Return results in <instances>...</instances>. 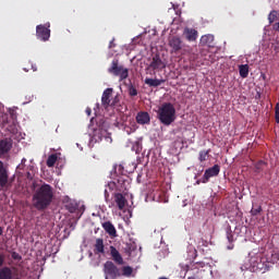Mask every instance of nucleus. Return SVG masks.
I'll return each instance as SVG.
<instances>
[{"label": "nucleus", "mask_w": 279, "mask_h": 279, "mask_svg": "<svg viewBox=\"0 0 279 279\" xmlns=\"http://www.w3.org/2000/svg\"><path fill=\"white\" fill-rule=\"evenodd\" d=\"M53 202V187L44 183L40 187L36 189L33 194V206L36 210H47Z\"/></svg>", "instance_id": "obj_1"}, {"label": "nucleus", "mask_w": 279, "mask_h": 279, "mask_svg": "<svg viewBox=\"0 0 279 279\" xmlns=\"http://www.w3.org/2000/svg\"><path fill=\"white\" fill-rule=\"evenodd\" d=\"M157 117L163 125H171L175 121V107L171 102H165L157 111Z\"/></svg>", "instance_id": "obj_2"}, {"label": "nucleus", "mask_w": 279, "mask_h": 279, "mask_svg": "<svg viewBox=\"0 0 279 279\" xmlns=\"http://www.w3.org/2000/svg\"><path fill=\"white\" fill-rule=\"evenodd\" d=\"M108 73L114 75L116 77H120V82L123 80H128L130 77V70L119 64L117 59H113L111 65L108 68Z\"/></svg>", "instance_id": "obj_3"}, {"label": "nucleus", "mask_w": 279, "mask_h": 279, "mask_svg": "<svg viewBox=\"0 0 279 279\" xmlns=\"http://www.w3.org/2000/svg\"><path fill=\"white\" fill-rule=\"evenodd\" d=\"M105 279H118L121 278V268L108 260L104 264Z\"/></svg>", "instance_id": "obj_4"}, {"label": "nucleus", "mask_w": 279, "mask_h": 279, "mask_svg": "<svg viewBox=\"0 0 279 279\" xmlns=\"http://www.w3.org/2000/svg\"><path fill=\"white\" fill-rule=\"evenodd\" d=\"M51 27L50 23H46V24H39L36 26V36L38 38V40H41L43 43H47V40H49V38H51V29H49Z\"/></svg>", "instance_id": "obj_5"}, {"label": "nucleus", "mask_w": 279, "mask_h": 279, "mask_svg": "<svg viewBox=\"0 0 279 279\" xmlns=\"http://www.w3.org/2000/svg\"><path fill=\"white\" fill-rule=\"evenodd\" d=\"M168 45L171 48V53H178L182 51V47H183L182 39L178 36L170 37Z\"/></svg>", "instance_id": "obj_6"}, {"label": "nucleus", "mask_w": 279, "mask_h": 279, "mask_svg": "<svg viewBox=\"0 0 279 279\" xmlns=\"http://www.w3.org/2000/svg\"><path fill=\"white\" fill-rule=\"evenodd\" d=\"M148 66L153 71H162L167 65L162 62V59H160V54H155Z\"/></svg>", "instance_id": "obj_7"}, {"label": "nucleus", "mask_w": 279, "mask_h": 279, "mask_svg": "<svg viewBox=\"0 0 279 279\" xmlns=\"http://www.w3.org/2000/svg\"><path fill=\"white\" fill-rule=\"evenodd\" d=\"M109 252H110V256H111L112 260L116 263V265H124L125 262L123 260V256H121V253H119V250H117V247L111 245L109 247Z\"/></svg>", "instance_id": "obj_8"}, {"label": "nucleus", "mask_w": 279, "mask_h": 279, "mask_svg": "<svg viewBox=\"0 0 279 279\" xmlns=\"http://www.w3.org/2000/svg\"><path fill=\"white\" fill-rule=\"evenodd\" d=\"M136 122L140 125H149V123H151V118L147 111H141L136 116Z\"/></svg>", "instance_id": "obj_9"}, {"label": "nucleus", "mask_w": 279, "mask_h": 279, "mask_svg": "<svg viewBox=\"0 0 279 279\" xmlns=\"http://www.w3.org/2000/svg\"><path fill=\"white\" fill-rule=\"evenodd\" d=\"M112 93H113L112 88H107L104 90L102 97H101V105L104 106V108H110V104L112 101V99L110 98L112 97Z\"/></svg>", "instance_id": "obj_10"}, {"label": "nucleus", "mask_w": 279, "mask_h": 279, "mask_svg": "<svg viewBox=\"0 0 279 279\" xmlns=\"http://www.w3.org/2000/svg\"><path fill=\"white\" fill-rule=\"evenodd\" d=\"M8 170L3 167V161L0 160V186L4 189L8 185Z\"/></svg>", "instance_id": "obj_11"}, {"label": "nucleus", "mask_w": 279, "mask_h": 279, "mask_svg": "<svg viewBox=\"0 0 279 279\" xmlns=\"http://www.w3.org/2000/svg\"><path fill=\"white\" fill-rule=\"evenodd\" d=\"M0 279H21L12 275V268L4 266L0 269Z\"/></svg>", "instance_id": "obj_12"}, {"label": "nucleus", "mask_w": 279, "mask_h": 279, "mask_svg": "<svg viewBox=\"0 0 279 279\" xmlns=\"http://www.w3.org/2000/svg\"><path fill=\"white\" fill-rule=\"evenodd\" d=\"M102 228L109 236H117V229L114 228V225H112V222L110 221L104 222Z\"/></svg>", "instance_id": "obj_13"}, {"label": "nucleus", "mask_w": 279, "mask_h": 279, "mask_svg": "<svg viewBox=\"0 0 279 279\" xmlns=\"http://www.w3.org/2000/svg\"><path fill=\"white\" fill-rule=\"evenodd\" d=\"M114 202H116L119 210H123V208H125V204L128 201L125 199V196H123V194L117 193V194H114Z\"/></svg>", "instance_id": "obj_14"}, {"label": "nucleus", "mask_w": 279, "mask_h": 279, "mask_svg": "<svg viewBox=\"0 0 279 279\" xmlns=\"http://www.w3.org/2000/svg\"><path fill=\"white\" fill-rule=\"evenodd\" d=\"M184 34H185L186 40H189L190 43L197 40V31L196 29L186 28L184 31Z\"/></svg>", "instance_id": "obj_15"}, {"label": "nucleus", "mask_w": 279, "mask_h": 279, "mask_svg": "<svg viewBox=\"0 0 279 279\" xmlns=\"http://www.w3.org/2000/svg\"><path fill=\"white\" fill-rule=\"evenodd\" d=\"M144 82L145 84H147V86H150L153 88H158V86H160L161 84H165V80L149 78V77H146Z\"/></svg>", "instance_id": "obj_16"}, {"label": "nucleus", "mask_w": 279, "mask_h": 279, "mask_svg": "<svg viewBox=\"0 0 279 279\" xmlns=\"http://www.w3.org/2000/svg\"><path fill=\"white\" fill-rule=\"evenodd\" d=\"M94 247L95 254H106L104 239H97Z\"/></svg>", "instance_id": "obj_17"}, {"label": "nucleus", "mask_w": 279, "mask_h": 279, "mask_svg": "<svg viewBox=\"0 0 279 279\" xmlns=\"http://www.w3.org/2000/svg\"><path fill=\"white\" fill-rule=\"evenodd\" d=\"M12 148V145L10 142L2 140L0 141V156H3V154H8V151Z\"/></svg>", "instance_id": "obj_18"}, {"label": "nucleus", "mask_w": 279, "mask_h": 279, "mask_svg": "<svg viewBox=\"0 0 279 279\" xmlns=\"http://www.w3.org/2000/svg\"><path fill=\"white\" fill-rule=\"evenodd\" d=\"M120 270L121 276H124L125 278H130V276L134 274V268H132L131 266H123L122 268H120Z\"/></svg>", "instance_id": "obj_19"}, {"label": "nucleus", "mask_w": 279, "mask_h": 279, "mask_svg": "<svg viewBox=\"0 0 279 279\" xmlns=\"http://www.w3.org/2000/svg\"><path fill=\"white\" fill-rule=\"evenodd\" d=\"M239 73H240L241 77H243V78L247 77V75H250V65H247V64L240 65Z\"/></svg>", "instance_id": "obj_20"}, {"label": "nucleus", "mask_w": 279, "mask_h": 279, "mask_svg": "<svg viewBox=\"0 0 279 279\" xmlns=\"http://www.w3.org/2000/svg\"><path fill=\"white\" fill-rule=\"evenodd\" d=\"M56 162H58V155L52 154L48 157L46 165L47 167H56Z\"/></svg>", "instance_id": "obj_21"}, {"label": "nucleus", "mask_w": 279, "mask_h": 279, "mask_svg": "<svg viewBox=\"0 0 279 279\" xmlns=\"http://www.w3.org/2000/svg\"><path fill=\"white\" fill-rule=\"evenodd\" d=\"M187 258L189 260H195V258H197V250H195V247L193 246L189 247Z\"/></svg>", "instance_id": "obj_22"}, {"label": "nucleus", "mask_w": 279, "mask_h": 279, "mask_svg": "<svg viewBox=\"0 0 279 279\" xmlns=\"http://www.w3.org/2000/svg\"><path fill=\"white\" fill-rule=\"evenodd\" d=\"M116 182L119 186H121V189H125V184H128V180L125 179L124 175L118 177L116 179Z\"/></svg>", "instance_id": "obj_23"}, {"label": "nucleus", "mask_w": 279, "mask_h": 279, "mask_svg": "<svg viewBox=\"0 0 279 279\" xmlns=\"http://www.w3.org/2000/svg\"><path fill=\"white\" fill-rule=\"evenodd\" d=\"M219 171H221V168L219 165H215L210 168V177L214 178L215 175H219Z\"/></svg>", "instance_id": "obj_24"}, {"label": "nucleus", "mask_w": 279, "mask_h": 279, "mask_svg": "<svg viewBox=\"0 0 279 279\" xmlns=\"http://www.w3.org/2000/svg\"><path fill=\"white\" fill-rule=\"evenodd\" d=\"M260 213H263V207L262 206L253 207L251 209V215L253 217H256L257 215H260Z\"/></svg>", "instance_id": "obj_25"}, {"label": "nucleus", "mask_w": 279, "mask_h": 279, "mask_svg": "<svg viewBox=\"0 0 279 279\" xmlns=\"http://www.w3.org/2000/svg\"><path fill=\"white\" fill-rule=\"evenodd\" d=\"M278 19V12L277 11H271L268 15V21L269 23H274Z\"/></svg>", "instance_id": "obj_26"}, {"label": "nucleus", "mask_w": 279, "mask_h": 279, "mask_svg": "<svg viewBox=\"0 0 279 279\" xmlns=\"http://www.w3.org/2000/svg\"><path fill=\"white\" fill-rule=\"evenodd\" d=\"M129 95L131 97H136V95H138V90L136 89V87H134V85H131L129 87Z\"/></svg>", "instance_id": "obj_27"}, {"label": "nucleus", "mask_w": 279, "mask_h": 279, "mask_svg": "<svg viewBox=\"0 0 279 279\" xmlns=\"http://www.w3.org/2000/svg\"><path fill=\"white\" fill-rule=\"evenodd\" d=\"M199 160L204 162V160H208V150H203L199 153Z\"/></svg>", "instance_id": "obj_28"}, {"label": "nucleus", "mask_w": 279, "mask_h": 279, "mask_svg": "<svg viewBox=\"0 0 279 279\" xmlns=\"http://www.w3.org/2000/svg\"><path fill=\"white\" fill-rule=\"evenodd\" d=\"M263 165H265V161L259 160L257 163H255V171L257 173H260V171H263Z\"/></svg>", "instance_id": "obj_29"}, {"label": "nucleus", "mask_w": 279, "mask_h": 279, "mask_svg": "<svg viewBox=\"0 0 279 279\" xmlns=\"http://www.w3.org/2000/svg\"><path fill=\"white\" fill-rule=\"evenodd\" d=\"M275 121L276 123H279V102L275 106Z\"/></svg>", "instance_id": "obj_30"}, {"label": "nucleus", "mask_w": 279, "mask_h": 279, "mask_svg": "<svg viewBox=\"0 0 279 279\" xmlns=\"http://www.w3.org/2000/svg\"><path fill=\"white\" fill-rule=\"evenodd\" d=\"M9 114L13 121H16V108L9 109Z\"/></svg>", "instance_id": "obj_31"}, {"label": "nucleus", "mask_w": 279, "mask_h": 279, "mask_svg": "<svg viewBox=\"0 0 279 279\" xmlns=\"http://www.w3.org/2000/svg\"><path fill=\"white\" fill-rule=\"evenodd\" d=\"M208 180H210V168H208L206 171H205V174L203 177V182L206 183L208 182Z\"/></svg>", "instance_id": "obj_32"}, {"label": "nucleus", "mask_w": 279, "mask_h": 279, "mask_svg": "<svg viewBox=\"0 0 279 279\" xmlns=\"http://www.w3.org/2000/svg\"><path fill=\"white\" fill-rule=\"evenodd\" d=\"M11 258H13V260H22L23 257L21 256V254L13 252L11 253Z\"/></svg>", "instance_id": "obj_33"}, {"label": "nucleus", "mask_w": 279, "mask_h": 279, "mask_svg": "<svg viewBox=\"0 0 279 279\" xmlns=\"http://www.w3.org/2000/svg\"><path fill=\"white\" fill-rule=\"evenodd\" d=\"M227 239L229 243H232L234 241V235L232 234V231L230 229L227 231Z\"/></svg>", "instance_id": "obj_34"}, {"label": "nucleus", "mask_w": 279, "mask_h": 279, "mask_svg": "<svg viewBox=\"0 0 279 279\" xmlns=\"http://www.w3.org/2000/svg\"><path fill=\"white\" fill-rule=\"evenodd\" d=\"M3 265H5V255L0 253V269H3Z\"/></svg>", "instance_id": "obj_35"}, {"label": "nucleus", "mask_w": 279, "mask_h": 279, "mask_svg": "<svg viewBox=\"0 0 279 279\" xmlns=\"http://www.w3.org/2000/svg\"><path fill=\"white\" fill-rule=\"evenodd\" d=\"M0 119H1V121H2V125H3V126L7 125V123H8V114L1 113V114H0Z\"/></svg>", "instance_id": "obj_36"}, {"label": "nucleus", "mask_w": 279, "mask_h": 279, "mask_svg": "<svg viewBox=\"0 0 279 279\" xmlns=\"http://www.w3.org/2000/svg\"><path fill=\"white\" fill-rule=\"evenodd\" d=\"M208 39H209L208 35L202 36L201 45H208Z\"/></svg>", "instance_id": "obj_37"}, {"label": "nucleus", "mask_w": 279, "mask_h": 279, "mask_svg": "<svg viewBox=\"0 0 279 279\" xmlns=\"http://www.w3.org/2000/svg\"><path fill=\"white\" fill-rule=\"evenodd\" d=\"M119 104V96H116L113 99H111L110 106H116Z\"/></svg>", "instance_id": "obj_38"}, {"label": "nucleus", "mask_w": 279, "mask_h": 279, "mask_svg": "<svg viewBox=\"0 0 279 279\" xmlns=\"http://www.w3.org/2000/svg\"><path fill=\"white\" fill-rule=\"evenodd\" d=\"M27 162L26 158H23L21 161V165L17 167V169H23V167H25V163Z\"/></svg>", "instance_id": "obj_39"}, {"label": "nucleus", "mask_w": 279, "mask_h": 279, "mask_svg": "<svg viewBox=\"0 0 279 279\" xmlns=\"http://www.w3.org/2000/svg\"><path fill=\"white\" fill-rule=\"evenodd\" d=\"M272 29H274L275 32H279V22H277V23H275V24L272 25Z\"/></svg>", "instance_id": "obj_40"}, {"label": "nucleus", "mask_w": 279, "mask_h": 279, "mask_svg": "<svg viewBox=\"0 0 279 279\" xmlns=\"http://www.w3.org/2000/svg\"><path fill=\"white\" fill-rule=\"evenodd\" d=\"M31 66H32L33 71H35V72L38 71V68L36 66V64H31Z\"/></svg>", "instance_id": "obj_41"}, {"label": "nucleus", "mask_w": 279, "mask_h": 279, "mask_svg": "<svg viewBox=\"0 0 279 279\" xmlns=\"http://www.w3.org/2000/svg\"><path fill=\"white\" fill-rule=\"evenodd\" d=\"M191 271V266H185V274H189Z\"/></svg>", "instance_id": "obj_42"}, {"label": "nucleus", "mask_w": 279, "mask_h": 279, "mask_svg": "<svg viewBox=\"0 0 279 279\" xmlns=\"http://www.w3.org/2000/svg\"><path fill=\"white\" fill-rule=\"evenodd\" d=\"M112 47H114V41L113 40L110 41L109 49H112Z\"/></svg>", "instance_id": "obj_43"}, {"label": "nucleus", "mask_w": 279, "mask_h": 279, "mask_svg": "<svg viewBox=\"0 0 279 279\" xmlns=\"http://www.w3.org/2000/svg\"><path fill=\"white\" fill-rule=\"evenodd\" d=\"M3 234V227H0V236Z\"/></svg>", "instance_id": "obj_44"}, {"label": "nucleus", "mask_w": 279, "mask_h": 279, "mask_svg": "<svg viewBox=\"0 0 279 279\" xmlns=\"http://www.w3.org/2000/svg\"><path fill=\"white\" fill-rule=\"evenodd\" d=\"M88 117H90V109H86Z\"/></svg>", "instance_id": "obj_45"}, {"label": "nucleus", "mask_w": 279, "mask_h": 279, "mask_svg": "<svg viewBox=\"0 0 279 279\" xmlns=\"http://www.w3.org/2000/svg\"><path fill=\"white\" fill-rule=\"evenodd\" d=\"M257 269H263V265H257Z\"/></svg>", "instance_id": "obj_46"}, {"label": "nucleus", "mask_w": 279, "mask_h": 279, "mask_svg": "<svg viewBox=\"0 0 279 279\" xmlns=\"http://www.w3.org/2000/svg\"><path fill=\"white\" fill-rule=\"evenodd\" d=\"M24 71H26V73H27V71H29V69H27V68H24Z\"/></svg>", "instance_id": "obj_47"}, {"label": "nucleus", "mask_w": 279, "mask_h": 279, "mask_svg": "<svg viewBox=\"0 0 279 279\" xmlns=\"http://www.w3.org/2000/svg\"><path fill=\"white\" fill-rule=\"evenodd\" d=\"M159 279H169V278H167V277H160Z\"/></svg>", "instance_id": "obj_48"}, {"label": "nucleus", "mask_w": 279, "mask_h": 279, "mask_svg": "<svg viewBox=\"0 0 279 279\" xmlns=\"http://www.w3.org/2000/svg\"><path fill=\"white\" fill-rule=\"evenodd\" d=\"M108 194V190H105V195H107Z\"/></svg>", "instance_id": "obj_49"}, {"label": "nucleus", "mask_w": 279, "mask_h": 279, "mask_svg": "<svg viewBox=\"0 0 279 279\" xmlns=\"http://www.w3.org/2000/svg\"><path fill=\"white\" fill-rule=\"evenodd\" d=\"M187 279H196L195 277H189Z\"/></svg>", "instance_id": "obj_50"}, {"label": "nucleus", "mask_w": 279, "mask_h": 279, "mask_svg": "<svg viewBox=\"0 0 279 279\" xmlns=\"http://www.w3.org/2000/svg\"><path fill=\"white\" fill-rule=\"evenodd\" d=\"M228 250H232V246H228Z\"/></svg>", "instance_id": "obj_51"}, {"label": "nucleus", "mask_w": 279, "mask_h": 279, "mask_svg": "<svg viewBox=\"0 0 279 279\" xmlns=\"http://www.w3.org/2000/svg\"><path fill=\"white\" fill-rule=\"evenodd\" d=\"M126 132H128V134H130V131L126 130Z\"/></svg>", "instance_id": "obj_52"}, {"label": "nucleus", "mask_w": 279, "mask_h": 279, "mask_svg": "<svg viewBox=\"0 0 279 279\" xmlns=\"http://www.w3.org/2000/svg\"><path fill=\"white\" fill-rule=\"evenodd\" d=\"M213 38H214V36L211 35V41H213Z\"/></svg>", "instance_id": "obj_53"}]
</instances>
